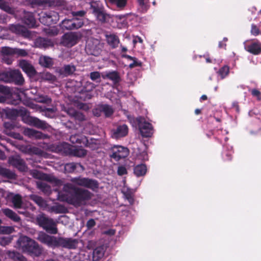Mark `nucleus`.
Returning a JSON list of instances; mask_svg holds the SVG:
<instances>
[{"instance_id": "f03ea898", "label": "nucleus", "mask_w": 261, "mask_h": 261, "mask_svg": "<svg viewBox=\"0 0 261 261\" xmlns=\"http://www.w3.org/2000/svg\"><path fill=\"white\" fill-rule=\"evenodd\" d=\"M18 249L23 252H26L39 256L42 253V248L34 240L25 236H21L17 241Z\"/></svg>"}, {"instance_id": "2eb2a0df", "label": "nucleus", "mask_w": 261, "mask_h": 261, "mask_svg": "<svg viewBox=\"0 0 261 261\" xmlns=\"http://www.w3.org/2000/svg\"><path fill=\"white\" fill-rule=\"evenodd\" d=\"M9 162L10 164L18 168L20 171H25L27 170V167L24 162L18 155L9 158Z\"/></svg>"}, {"instance_id": "5fc2aeb1", "label": "nucleus", "mask_w": 261, "mask_h": 261, "mask_svg": "<svg viewBox=\"0 0 261 261\" xmlns=\"http://www.w3.org/2000/svg\"><path fill=\"white\" fill-rule=\"evenodd\" d=\"M74 118L79 121H82L85 119V116L79 112H76Z\"/></svg>"}, {"instance_id": "09e8293b", "label": "nucleus", "mask_w": 261, "mask_h": 261, "mask_svg": "<svg viewBox=\"0 0 261 261\" xmlns=\"http://www.w3.org/2000/svg\"><path fill=\"white\" fill-rule=\"evenodd\" d=\"M42 77L46 81H54L55 80V76L49 72L43 73Z\"/></svg>"}, {"instance_id": "bf43d9fd", "label": "nucleus", "mask_w": 261, "mask_h": 261, "mask_svg": "<svg viewBox=\"0 0 261 261\" xmlns=\"http://www.w3.org/2000/svg\"><path fill=\"white\" fill-rule=\"evenodd\" d=\"M86 14V12L84 10L79 11L76 12H72V15L74 17L75 16H80V17H83Z\"/></svg>"}, {"instance_id": "f8f14e48", "label": "nucleus", "mask_w": 261, "mask_h": 261, "mask_svg": "<svg viewBox=\"0 0 261 261\" xmlns=\"http://www.w3.org/2000/svg\"><path fill=\"white\" fill-rule=\"evenodd\" d=\"M23 121L29 124L38 128L45 129L49 127V125L45 121L32 116H27L23 118Z\"/></svg>"}, {"instance_id": "8fccbe9b", "label": "nucleus", "mask_w": 261, "mask_h": 261, "mask_svg": "<svg viewBox=\"0 0 261 261\" xmlns=\"http://www.w3.org/2000/svg\"><path fill=\"white\" fill-rule=\"evenodd\" d=\"M4 126L6 128V129L4 130V132L6 134V132L9 133L8 130L13 129L14 127V125L11 122H5L4 123Z\"/></svg>"}, {"instance_id": "423d86ee", "label": "nucleus", "mask_w": 261, "mask_h": 261, "mask_svg": "<svg viewBox=\"0 0 261 261\" xmlns=\"http://www.w3.org/2000/svg\"><path fill=\"white\" fill-rule=\"evenodd\" d=\"M37 220L39 225L46 231L51 234L57 233V223L53 219L41 215L37 218Z\"/></svg>"}, {"instance_id": "f704fd0d", "label": "nucleus", "mask_w": 261, "mask_h": 261, "mask_svg": "<svg viewBox=\"0 0 261 261\" xmlns=\"http://www.w3.org/2000/svg\"><path fill=\"white\" fill-rule=\"evenodd\" d=\"M146 167L143 164L137 165L134 168V173L137 176L144 175L146 174Z\"/></svg>"}, {"instance_id": "58836bf2", "label": "nucleus", "mask_w": 261, "mask_h": 261, "mask_svg": "<svg viewBox=\"0 0 261 261\" xmlns=\"http://www.w3.org/2000/svg\"><path fill=\"white\" fill-rule=\"evenodd\" d=\"M0 9L10 14H13L14 12L13 9L9 6L5 0H0Z\"/></svg>"}, {"instance_id": "c85d7f7f", "label": "nucleus", "mask_w": 261, "mask_h": 261, "mask_svg": "<svg viewBox=\"0 0 261 261\" xmlns=\"http://www.w3.org/2000/svg\"><path fill=\"white\" fill-rule=\"evenodd\" d=\"M32 3L42 7H51L56 5L55 0H33Z\"/></svg>"}, {"instance_id": "4d7b16f0", "label": "nucleus", "mask_w": 261, "mask_h": 261, "mask_svg": "<svg viewBox=\"0 0 261 261\" xmlns=\"http://www.w3.org/2000/svg\"><path fill=\"white\" fill-rule=\"evenodd\" d=\"M251 93L253 96L256 97L258 100H261V93L258 90L253 89L251 91Z\"/></svg>"}, {"instance_id": "dca6fc26", "label": "nucleus", "mask_w": 261, "mask_h": 261, "mask_svg": "<svg viewBox=\"0 0 261 261\" xmlns=\"http://www.w3.org/2000/svg\"><path fill=\"white\" fill-rule=\"evenodd\" d=\"M128 131V128L126 124L120 125L113 129L112 136L115 139L124 137L127 135Z\"/></svg>"}, {"instance_id": "aec40b11", "label": "nucleus", "mask_w": 261, "mask_h": 261, "mask_svg": "<svg viewBox=\"0 0 261 261\" xmlns=\"http://www.w3.org/2000/svg\"><path fill=\"white\" fill-rule=\"evenodd\" d=\"M23 13L22 20L24 23L30 27H34L36 24V20L33 13L25 11H23Z\"/></svg>"}, {"instance_id": "72a5a7b5", "label": "nucleus", "mask_w": 261, "mask_h": 261, "mask_svg": "<svg viewBox=\"0 0 261 261\" xmlns=\"http://www.w3.org/2000/svg\"><path fill=\"white\" fill-rule=\"evenodd\" d=\"M98 109L101 112L103 113L106 117H110L114 113V110L112 107L107 105L99 106Z\"/></svg>"}, {"instance_id": "0eeeda50", "label": "nucleus", "mask_w": 261, "mask_h": 261, "mask_svg": "<svg viewBox=\"0 0 261 261\" xmlns=\"http://www.w3.org/2000/svg\"><path fill=\"white\" fill-rule=\"evenodd\" d=\"M137 122L140 132L143 137H150L153 133V129L152 125L145 121L144 118L142 117L137 118Z\"/></svg>"}, {"instance_id": "a211bd4d", "label": "nucleus", "mask_w": 261, "mask_h": 261, "mask_svg": "<svg viewBox=\"0 0 261 261\" xmlns=\"http://www.w3.org/2000/svg\"><path fill=\"white\" fill-rule=\"evenodd\" d=\"M24 134L30 138H34L37 139L47 138V135L42 134L41 132L29 128L24 130Z\"/></svg>"}, {"instance_id": "7c9ffc66", "label": "nucleus", "mask_w": 261, "mask_h": 261, "mask_svg": "<svg viewBox=\"0 0 261 261\" xmlns=\"http://www.w3.org/2000/svg\"><path fill=\"white\" fill-rule=\"evenodd\" d=\"M30 198L37 204L40 207L45 208L47 206L46 201L41 197L36 195H32Z\"/></svg>"}, {"instance_id": "473e14b6", "label": "nucleus", "mask_w": 261, "mask_h": 261, "mask_svg": "<svg viewBox=\"0 0 261 261\" xmlns=\"http://www.w3.org/2000/svg\"><path fill=\"white\" fill-rule=\"evenodd\" d=\"M11 202L15 208H20L22 204V197L19 194L13 195L11 198Z\"/></svg>"}, {"instance_id": "774afa93", "label": "nucleus", "mask_w": 261, "mask_h": 261, "mask_svg": "<svg viewBox=\"0 0 261 261\" xmlns=\"http://www.w3.org/2000/svg\"><path fill=\"white\" fill-rule=\"evenodd\" d=\"M53 181L57 186H60L63 184V181L62 180L56 178H53Z\"/></svg>"}, {"instance_id": "4be33fe9", "label": "nucleus", "mask_w": 261, "mask_h": 261, "mask_svg": "<svg viewBox=\"0 0 261 261\" xmlns=\"http://www.w3.org/2000/svg\"><path fill=\"white\" fill-rule=\"evenodd\" d=\"M246 50L254 55H258L261 53V43L255 42L245 47Z\"/></svg>"}, {"instance_id": "39448f33", "label": "nucleus", "mask_w": 261, "mask_h": 261, "mask_svg": "<svg viewBox=\"0 0 261 261\" xmlns=\"http://www.w3.org/2000/svg\"><path fill=\"white\" fill-rule=\"evenodd\" d=\"M2 79L6 83H14L17 85H22L24 82L20 71L13 70L7 71L2 74Z\"/></svg>"}, {"instance_id": "a19ab883", "label": "nucleus", "mask_w": 261, "mask_h": 261, "mask_svg": "<svg viewBox=\"0 0 261 261\" xmlns=\"http://www.w3.org/2000/svg\"><path fill=\"white\" fill-rule=\"evenodd\" d=\"M35 99L38 102L43 103H49L51 102V99L50 98L47 96H44L42 95L36 96V97L35 98Z\"/></svg>"}, {"instance_id": "412c9836", "label": "nucleus", "mask_w": 261, "mask_h": 261, "mask_svg": "<svg viewBox=\"0 0 261 261\" xmlns=\"http://www.w3.org/2000/svg\"><path fill=\"white\" fill-rule=\"evenodd\" d=\"M9 29L13 33L24 36H27L29 34L24 27L19 24H11L9 26Z\"/></svg>"}, {"instance_id": "5701e85b", "label": "nucleus", "mask_w": 261, "mask_h": 261, "mask_svg": "<svg viewBox=\"0 0 261 261\" xmlns=\"http://www.w3.org/2000/svg\"><path fill=\"white\" fill-rule=\"evenodd\" d=\"M57 71L61 75L68 76L75 71V67L73 65H66Z\"/></svg>"}, {"instance_id": "7ed1b4c3", "label": "nucleus", "mask_w": 261, "mask_h": 261, "mask_svg": "<svg viewBox=\"0 0 261 261\" xmlns=\"http://www.w3.org/2000/svg\"><path fill=\"white\" fill-rule=\"evenodd\" d=\"M90 9L97 21L100 23L107 22L110 19V15L106 13L103 7L99 2L92 1L90 3Z\"/></svg>"}, {"instance_id": "9b49d317", "label": "nucleus", "mask_w": 261, "mask_h": 261, "mask_svg": "<svg viewBox=\"0 0 261 261\" xmlns=\"http://www.w3.org/2000/svg\"><path fill=\"white\" fill-rule=\"evenodd\" d=\"M111 151L110 156L117 161L126 158L129 153L128 149L122 146H114L111 148Z\"/></svg>"}, {"instance_id": "69168bd1", "label": "nucleus", "mask_w": 261, "mask_h": 261, "mask_svg": "<svg viewBox=\"0 0 261 261\" xmlns=\"http://www.w3.org/2000/svg\"><path fill=\"white\" fill-rule=\"evenodd\" d=\"M16 53L21 56H25L27 55V51L24 49H18Z\"/></svg>"}, {"instance_id": "49530a36", "label": "nucleus", "mask_w": 261, "mask_h": 261, "mask_svg": "<svg viewBox=\"0 0 261 261\" xmlns=\"http://www.w3.org/2000/svg\"><path fill=\"white\" fill-rule=\"evenodd\" d=\"M251 34L253 36H256L259 34H261V32L258 27L255 24H252L251 25Z\"/></svg>"}, {"instance_id": "338daca9", "label": "nucleus", "mask_w": 261, "mask_h": 261, "mask_svg": "<svg viewBox=\"0 0 261 261\" xmlns=\"http://www.w3.org/2000/svg\"><path fill=\"white\" fill-rule=\"evenodd\" d=\"M59 30L56 28H54L50 29V32L53 35L56 36L59 33Z\"/></svg>"}, {"instance_id": "6e6552de", "label": "nucleus", "mask_w": 261, "mask_h": 261, "mask_svg": "<svg viewBox=\"0 0 261 261\" xmlns=\"http://www.w3.org/2000/svg\"><path fill=\"white\" fill-rule=\"evenodd\" d=\"M102 45L97 39H89L86 45V51L89 55L98 56L101 51Z\"/></svg>"}, {"instance_id": "c03bdc74", "label": "nucleus", "mask_w": 261, "mask_h": 261, "mask_svg": "<svg viewBox=\"0 0 261 261\" xmlns=\"http://www.w3.org/2000/svg\"><path fill=\"white\" fill-rule=\"evenodd\" d=\"M111 2L117 6L118 8L122 9L126 5L127 0H110Z\"/></svg>"}, {"instance_id": "c756f323", "label": "nucleus", "mask_w": 261, "mask_h": 261, "mask_svg": "<svg viewBox=\"0 0 261 261\" xmlns=\"http://www.w3.org/2000/svg\"><path fill=\"white\" fill-rule=\"evenodd\" d=\"M39 64L45 67H50L53 65L51 58L47 56H41L39 60Z\"/></svg>"}, {"instance_id": "f257e3e1", "label": "nucleus", "mask_w": 261, "mask_h": 261, "mask_svg": "<svg viewBox=\"0 0 261 261\" xmlns=\"http://www.w3.org/2000/svg\"><path fill=\"white\" fill-rule=\"evenodd\" d=\"M70 181L72 183H67L64 185L63 191L66 193V195L62 198V200L75 206L84 204L86 201L91 198L92 194L87 190L76 187L75 185L93 190L98 187L96 180L88 178L74 177L71 178Z\"/></svg>"}, {"instance_id": "cd10ccee", "label": "nucleus", "mask_w": 261, "mask_h": 261, "mask_svg": "<svg viewBox=\"0 0 261 261\" xmlns=\"http://www.w3.org/2000/svg\"><path fill=\"white\" fill-rule=\"evenodd\" d=\"M108 43L113 48L118 46L119 43V38L114 34L108 35L106 36Z\"/></svg>"}, {"instance_id": "680f3d73", "label": "nucleus", "mask_w": 261, "mask_h": 261, "mask_svg": "<svg viewBox=\"0 0 261 261\" xmlns=\"http://www.w3.org/2000/svg\"><path fill=\"white\" fill-rule=\"evenodd\" d=\"M67 113L71 117H74L75 115V114L76 113V111L75 110H74V109L73 108H68L66 110Z\"/></svg>"}, {"instance_id": "a878e982", "label": "nucleus", "mask_w": 261, "mask_h": 261, "mask_svg": "<svg viewBox=\"0 0 261 261\" xmlns=\"http://www.w3.org/2000/svg\"><path fill=\"white\" fill-rule=\"evenodd\" d=\"M102 77L103 79H108L112 81L114 83H117L120 80L119 73L115 71L106 73L102 75Z\"/></svg>"}, {"instance_id": "b1692460", "label": "nucleus", "mask_w": 261, "mask_h": 261, "mask_svg": "<svg viewBox=\"0 0 261 261\" xmlns=\"http://www.w3.org/2000/svg\"><path fill=\"white\" fill-rule=\"evenodd\" d=\"M105 250L103 246L96 248L93 252V260L98 261L104 255Z\"/></svg>"}, {"instance_id": "c9c22d12", "label": "nucleus", "mask_w": 261, "mask_h": 261, "mask_svg": "<svg viewBox=\"0 0 261 261\" xmlns=\"http://www.w3.org/2000/svg\"><path fill=\"white\" fill-rule=\"evenodd\" d=\"M0 175L9 179L15 178V174L10 170L0 167Z\"/></svg>"}, {"instance_id": "e433bc0d", "label": "nucleus", "mask_w": 261, "mask_h": 261, "mask_svg": "<svg viewBox=\"0 0 261 261\" xmlns=\"http://www.w3.org/2000/svg\"><path fill=\"white\" fill-rule=\"evenodd\" d=\"M71 153L75 156L82 158L87 154V151L82 148H75L71 150Z\"/></svg>"}, {"instance_id": "2f4dec72", "label": "nucleus", "mask_w": 261, "mask_h": 261, "mask_svg": "<svg viewBox=\"0 0 261 261\" xmlns=\"http://www.w3.org/2000/svg\"><path fill=\"white\" fill-rule=\"evenodd\" d=\"M8 257L16 261H26L25 258L20 253L15 251H7Z\"/></svg>"}, {"instance_id": "de8ad7c7", "label": "nucleus", "mask_w": 261, "mask_h": 261, "mask_svg": "<svg viewBox=\"0 0 261 261\" xmlns=\"http://www.w3.org/2000/svg\"><path fill=\"white\" fill-rule=\"evenodd\" d=\"M12 238L10 237L0 238V244L2 246H5L11 243Z\"/></svg>"}, {"instance_id": "4468645a", "label": "nucleus", "mask_w": 261, "mask_h": 261, "mask_svg": "<svg viewBox=\"0 0 261 261\" xmlns=\"http://www.w3.org/2000/svg\"><path fill=\"white\" fill-rule=\"evenodd\" d=\"M38 241L51 247H57V238L50 236L44 232H40L37 238Z\"/></svg>"}, {"instance_id": "37998d69", "label": "nucleus", "mask_w": 261, "mask_h": 261, "mask_svg": "<svg viewBox=\"0 0 261 261\" xmlns=\"http://www.w3.org/2000/svg\"><path fill=\"white\" fill-rule=\"evenodd\" d=\"M51 210L52 212L57 214L64 213L66 211L65 207L60 204H57L51 207Z\"/></svg>"}, {"instance_id": "052dcab7", "label": "nucleus", "mask_w": 261, "mask_h": 261, "mask_svg": "<svg viewBox=\"0 0 261 261\" xmlns=\"http://www.w3.org/2000/svg\"><path fill=\"white\" fill-rule=\"evenodd\" d=\"M85 87L87 89V90L92 91L95 88V86L93 83L87 82L86 83Z\"/></svg>"}, {"instance_id": "9d476101", "label": "nucleus", "mask_w": 261, "mask_h": 261, "mask_svg": "<svg viewBox=\"0 0 261 261\" xmlns=\"http://www.w3.org/2000/svg\"><path fill=\"white\" fill-rule=\"evenodd\" d=\"M83 25V20L76 18L72 19H64L60 24L61 28L65 30L78 29L81 28Z\"/></svg>"}, {"instance_id": "20e7f679", "label": "nucleus", "mask_w": 261, "mask_h": 261, "mask_svg": "<svg viewBox=\"0 0 261 261\" xmlns=\"http://www.w3.org/2000/svg\"><path fill=\"white\" fill-rule=\"evenodd\" d=\"M82 37V35L80 32H67L62 36L60 44L63 46L70 48L76 45Z\"/></svg>"}, {"instance_id": "864d4df0", "label": "nucleus", "mask_w": 261, "mask_h": 261, "mask_svg": "<svg viewBox=\"0 0 261 261\" xmlns=\"http://www.w3.org/2000/svg\"><path fill=\"white\" fill-rule=\"evenodd\" d=\"M127 58L130 60H133L134 61V63H132L129 65V67L130 68H133V67H135L136 66H139L140 64H139V63L136 61V59L134 57H132L130 56H126Z\"/></svg>"}, {"instance_id": "1a4fd4ad", "label": "nucleus", "mask_w": 261, "mask_h": 261, "mask_svg": "<svg viewBox=\"0 0 261 261\" xmlns=\"http://www.w3.org/2000/svg\"><path fill=\"white\" fill-rule=\"evenodd\" d=\"M40 21L46 25L56 23L59 20V14L54 11L42 12L39 17Z\"/></svg>"}, {"instance_id": "f3484780", "label": "nucleus", "mask_w": 261, "mask_h": 261, "mask_svg": "<svg viewBox=\"0 0 261 261\" xmlns=\"http://www.w3.org/2000/svg\"><path fill=\"white\" fill-rule=\"evenodd\" d=\"M19 65L23 71L28 75L31 76L36 74V71L35 68L28 61L25 60L20 61Z\"/></svg>"}, {"instance_id": "3c124183", "label": "nucleus", "mask_w": 261, "mask_h": 261, "mask_svg": "<svg viewBox=\"0 0 261 261\" xmlns=\"http://www.w3.org/2000/svg\"><path fill=\"white\" fill-rule=\"evenodd\" d=\"M90 77L92 81H96L100 77V74L98 71L92 72L90 74Z\"/></svg>"}, {"instance_id": "79ce46f5", "label": "nucleus", "mask_w": 261, "mask_h": 261, "mask_svg": "<svg viewBox=\"0 0 261 261\" xmlns=\"http://www.w3.org/2000/svg\"><path fill=\"white\" fill-rule=\"evenodd\" d=\"M84 140H86L85 137L78 135H72L70 138V140L72 143L81 144L82 142H84Z\"/></svg>"}, {"instance_id": "13d9d810", "label": "nucleus", "mask_w": 261, "mask_h": 261, "mask_svg": "<svg viewBox=\"0 0 261 261\" xmlns=\"http://www.w3.org/2000/svg\"><path fill=\"white\" fill-rule=\"evenodd\" d=\"M31 150L33 153L36 154L42 155L43 153V151L42 150L36 147H32Z\"/></svg>"}, {"instance_id": "603ef678", "label": "nucleus", "mask_w": 261, "mask_h": 261, "mask_svg": "<svg viewBox=\"0 0 261 261\" xmlns=\"http://www.w3.org/2000/svg\"><path fill=\"white\" fill-rule=\"evenodd\" d=\"M6 134L15 138V139H17L18 140L22 139V136L18 133H13V132L7 133L6 132Z\"/></svg>"}, {"instance_id": "6ab92c4d", "label": "nucleus", "mask_w": 261, "mask_h": 261, "mask_svg": "<svg viewBox=\"0 0 261 261\" xmlns=\"http://www.w3.org/2000/svg\"><path fill=\"white\" fill-rule=\"evenodd\" d=\"M35 46L39 48H47L54 46L53 41L48 39L39 37L35 41Z\"/></svg>"}, {"instance_id": "ea45409f", "label": "nucleus", "mask_w": 261, "mask_h": 261, "mask_svg": "<svg viewBox=\"0 0 261 261\" xmlns=\"http://www.w3.org/2000/svg\"><path fill=\"white\" fill-rule=\"evenodd\" d=\"M141 12H146L149 8V0H137Z\"/></svg>"}, {"instance_id": "e2e57ef3", "label": "nucleus", "mask_w": 261, "mask_h": 261, "mask_svg": "<svg viewBox=\"0 0 261 261\" xmlns=\"http://www.w3.org/2000/svg\"><path fill=\"white\" fill-rule=\"evenodd\" d=\"M95 225V222L94 219H91L89 220L86 224V226L88 229H91Z\"/></svg>"}, {"instance_id": "bb28decb", "label": "nucleus", "mask_w": 261, "mask_h": 261, "mask_svg": "<svg viewBox=\"0 0 261 261\" xmlns=\"http://www.w3.org/2000/svg\"><path fill=\"white\" fill-rule=\"evenodd\" d=\"M80 167L82 171L84 170V167L79 163H70L65 165L64 169L66 172L71 173L75 171V170Z\"/></svg>"}, {"instance_id": "393cba45", "label": "nucleus", "mask_w": 261, "mask_h": 261, "mask_svg": "<svg viewBox=\"0 0 261 261\" xmlns=\"http://www.w3.org/2000/svg\"><path fill=\"white\" fill-rule=\"evenodd\" d=\"M2 212L7 217L14 222H18L20 220V218L17 214L9 208L3 209Z\"/></svg>"}, {"instance_id": "6e6d98bb", "label": "nucleus", "mask_w": 261, "mask_h": 261, "mask_svg": "<svg viewBox=\"0 0 261 261\" xmlns=\"http://www.w3.org/2000/svg\"><path fill=\"white\" fill-rule=\"evenodd\" d=\"M117 173L119 175H124L127 173L126 169L123 166L119 167L118 168Z\"/></svg>"}, {"instance_id": "a18cd8bd", "label": "nucleus", "mask_w": 261, "mask_h": 261, "mask_svg": "<svg viewBox=\"0 0 261 261\" xmlns=\"http://www.w3.org/2000/svg\"><path fill=\"white\" fill-rule=\"evenodd\" d=\"M229 67L227 66H225L221 68L219 71V74L221 75V77L223 79L226 75H228L229 73Z\"/></svg>"}, {"instance_id": "4c0bfd02", "label": "nucleus", "mask_w": 261, "mask_h": 261, "mask_svg": "<svg viewBox=\"0 0 261 261\" xmlns=\"http://www.w3.org/2000/svg\"><path fill=\"white\" fill-rule=\"evenodd\" d=\"M37 187L45 194H48L50 192V187L47 183L44 181H38L37 182Z\"/></svg>"}, {"instance_id": "0e129e2a", "label": "nucleus", "mask_w": 261, "mask_h": 261, "mask_svg": "<svg viewBox=\"0 0 261 261\" xmlns=\"http://www.w3.org/2000/svg\"><path fill=\"white\" fill-rule=\"evenodd\" d=\"M124 195H125L126 199H127V200L128 201L129 203L130 204H132L134 203V198H133V196H132V195L129 193H128V194L124 193Z\"/></svg>"}, {"instance_id": "ddd939ff", "label": "nucleus", "mask_w": 261, "mask_h": 261, "mask_svg": "<svg viewBox=\"0 0 261 261\" xmlns=\"http://www.w3.org/2000/svg\"><path fill=\"white\" fill-rule=\"evenodd\" d=\"M78 244L76 239L72 238H58L57 239V247L61 246L68 249L75 248Z\"/></svg>"}]
</instances>
